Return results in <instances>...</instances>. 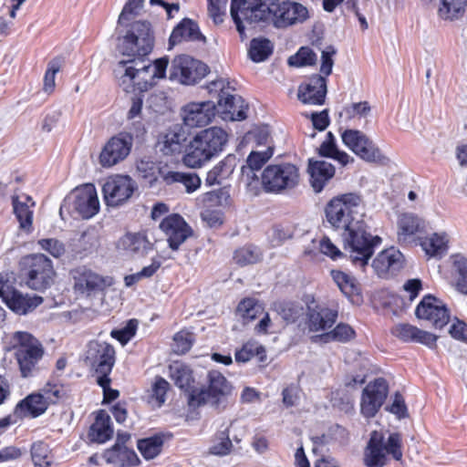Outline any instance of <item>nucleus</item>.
<instances>
[{
  "label": "nucleus",
  "instance_id": "1",
  "mask_svg": "<svg viewBox=\"0 0 467 467\" xmlns=\"http://www.w3.org/2000/svg\"><path fill=\"white\" fill-rule=\"evenodd\" d=\"M363 200L356 192H348L331 199L325 207L327 222L335 230L343 231V248L356 266L365 267L381 238L368 232L363 220Z\"/></svg>",
  "mask_w": 467,
  "mask_h": 467
},
{
  "label": "nucleus",
  "instance_id": "2",
  "mask_svg": "<svg viewBox=\"0 0 467 467\" xmlns=\"http://www.w3.org/2000/svg\"><path fill=\"white\" fill-rule=\"evenodd\" d=\"M154 33L151 24L145 20L133 22L126 35L118 37L117 50L127 57L119 62V66L126 70L129 67H141V65L151 64L148 56L154 47Z\"/></svg>",
  "mask_w": 467,
  "mask_h": 467
},
{
  "label": "nucleus",
  "instance_id": "3",
  "mask_svg": "<svg viewBox=\"0 0 467 467\" xmlns=\"http://www.w3.org/2000/svg\"><path fill=\"white\" fill-rule=\"evenodd\" d=\"M228 142L227 132L219 127H211L195 134L186 147L182 162L189 168H200L219 156Z\"/></svg>",
  "mask_w": 467,
  "mask_h": 467
},
{
  "label": "nucleus",
  "instance_id": "4",
  "mask_svg": "<svg viewBox=\"0 0 467 467\" xmlns=\"http://www.w3.org/2000/svg\"><path fill=\"white\" fill-rule=\"evenodd\" d=\"M206 379L207 386L192 391L189 397V406L199 408L210 405L218 411L224 410L233 396L232 383L218 370H210Z\"/></svg>",
  "mask_w": 467,
  "mask_h": 467
},
{
  "label": "nucleus",
  "instance_id": "5",
  "mask_svg": "<svg viewBox=\"0 0 467 467\" xmlns=\"http://www.w3.org/2000/svg\"><path fill=\"white\" fill-rule=\"evenodd\" d=\"M402 439L398 432L390 433L385 441L381 432L374 431L370 433L369 440L364 451V464L367 467H384L388 463L387 454L396 461L402 458Z\"/></svg>",
  "mask_w": 467,
  "mask_h": 467
},
{
  "label": "nucleus",
  "instance_id": "6",
  "mask_svg": "<svg viewBox=\"0 0 467 467\" xmlns=\"http://www.w3.org/2000/svg\"><path fill=\"white\" fill-rule=\"evenodd\" d=\"M13 339L15 358L18 364L23 378H29L37 370V364L43 358L45 348L43 344L32 334L26 331H17Z\"/></svg>",
  "mask_w": 467,
  "mask_h": 467
},
{
  "label": "nucleus",
  "instance_id": "7",
  "mask_svg": "<svg viewBox=\"0 0 467 467\" xmlns=\"http://www.w3.org/2000/svg\"><path fill=\"white\" fill-rule=\"evenodd\" d=\"M21 277L26 285L36 291H45L54 282L52 261L43 254L25 256L20 261Z\"/></svg>",
  "mask_w": 467,
  "mask_h": 467
},
{
  "label": "nucleus",
  "instance_id": "8",
  "mask_svg": "<svg viewBox=\"0 0 467 467\" xmlns=\"http://www.w3.org/2000/svg\"><path fill=\"white\" fill-rule=\"evenodd\" d=\"M274 0H256L255 3H250L247 0L231 1V16L236 26V29L244 39L245 27L240 17L249 24L253 23H272L274 25Z\"/></svg>",
  "mask_w": 467,
  "mask_h": 467
},
{
  "label": "nucleus",
  "instance_id": "9",
  "mask_svg": "<svg viewBox=\"0 0 467 467\" xmlns=\"http://www.w3.org/2000/svg\"><path fill=\"white\" fill-rule=\"evenodd\" d=\"M116 361V351L112 345L93 340L88 344L85 362L97 375V383L100 387H107L111 382L109 374Z\"/></svg>",
  "mask_w": 467,
  "mask_h": 467
},
{
  "label": "nucleus",
  "instance_id": "10",
  "mask_svg": "<svg viewBox=\"0 0 467 467\" xmlns=\"http://www.w3.org/2000/svg\"><path fill=\"white\" fill-rule=\"evenodd\" d=\"M299 180V169L289 162L270 164L262 172V184L267 192L292 190L298 185Z\"/></svg>",
  "mask_w": 467,
  "mask_h": 467
},
{
  "label": "nucleus",
  "instance_id": "11",
  "mask_svg": "<svg viewBox=\"0 0 467 467\" xmlns=\"http://www.w3.org/2000/svg\"><path fill=\"white\" fill-rule=\"evenodd\" d=\"M67 210L83 219H89L99 211V202L93 184L76 188L60 206V214Z\"/></svg>",
  "mask_w": 467,
  "mask_h": 467
},
{
  "label": "nucleus",
  "instance_id": "12",
  "mask_svg": "<svg viewBox=\"0 0 467 467\" xmlns=\"http://www.w3.org/2000/svg\"><path fill=\"white\" fill-rule=\"evenodd\" d=\"M210 72L209 67L189 55L176 56L169 70V78L182 85H194Z\"/></svg>",
  "mask_w": 467,
  "mask_h": 467
},
{
  "label": "nucleus",
  "instance_id": "13",
  "mask_svg": "<svg viewBox=\"0 0 467 467\" xmlns=\"http://www.w3.org/2000/svg\"><path fill=\"white\" fill-rule=\"evenodd\" d=\"M169 58L162 57L155 59L152 64L141 65L140 68L129 67L124 73L140 92L148 91L157 84L158 79L166 78Z\"/></svg>",
  "mask_w": 467,
  "mask_h": 467
},
{
  "label": "nucleus",
  "instance_id": "14",
  "mask_svg": "<svg viewBox=\"0 0 467 467\" xmlns=\"http://www.w3.org/2000/svg\"><path fill=\"white\" fill-rule=\"evenodd\" d=\"M343 143L355 154L368 162L385 165L389 158L383 155L380 150L362 131L358 130H346L342 135Z\"/></svg>",
  "mask_w": 467,
  "mask_h": 467
},
{
  "label": "nucleus",
  "instance_id": "15",
  "mask_svg": "<svg viewBox=\"0 0 467 467\" xmlns=\"http://www.w3.org/2000/svg\"><path fill=\"white\" fill-rule=\"evenodd\" d=\"M209 88L211 90L220 89L218 101L215 104L216 113L222 115L223 119H230L232 120H244L246 119L245 110L247 106L244 105V101L242 97L230 95L224 91V80L212 81Z\"/></svg>",
  "mask_w": 467,
  "mask_h": 467
},
{
  "label": "nucleus",
  "instance_id": "16",
  "mask_svg": "<svg viewBox=\"0 0 467 467\" xmlns=\"http://www.w3.org/2000/svg\"><path fill=\"white\" fill-rule=\"evenodd\" d=\"M389 394V384L383 378L369 382L362 392L361 413L370 419L376 416Z\"/></svg>",
  "mask_w": 467,
  "mask_h": 467
},
{
  "label": "nucleus",
  "instance_id": "17",
  "mask_svg": "<svg viewBox=\"0 0 467 467\" xmlns=\"http://www.w3.org/2000/svg\"><path fill=\"white\" fill-rule=\"evenodd\" d=\"M132 145L130 135L121 131L119 132L112 136L102 148L99 154V163L105 168L116 165L129 156Z\"/></svg>",
  "mask_w": 467,
  "mask_h": 467
},
{
  "label": "nucleus",
  "instance_id": "18",
  "mask_svg": "<svg viewBox=\"0 0 467 467\" xmlns=\"http://www.w3.org/2000/svg\"><path fill=\"white\" fill-rule=\"evenodd\" d=\"M0 297L13 312L18 315L32 312L43 302L41 296L24 295L13 288L3 281L2 276H0Z\"/></svg>",
  "mask_w": 467,
  "mask_h": 467
},
{
  "label": "nucleus",
  "instance_id": "19",
  "mask_svg": "<svg viewBox=\"0 0 467 467\" xmlns=\"http://www.w3.org/2000/svg\"><path fill=\"white\" fill-rule=\"evenodd\" d=\"M135 189V182L130 176L116 175L106 181L102 192L108 205L119 206L131 197Z\"/></svg>",
  "mask_w": 467,
  "mask_h": 467
},
{
  "label": "nucleus",
  "instance_id": "20",
  "mask_svg": "<svg viewBox=\"0 0 467 467\" xmlns=\"http://www.w3.org/2000/svg\"><path fill=\"white\" fill-rule=\"evenodd\" d=\"M415 315L420 319L431 323L435 328H442L450 321V311L447 306L432 295L423 296L417 306Z\"/></svg>",
  "mask_w": 467,
  "mask_h": 467
},
{
  "label": "nucleus",
  "instance_id": "21",
  "mask_svg": "<svg viewBox=\"0 0 467 467\" xmlns=\"http://www.w3.org/2000/svg\"><path fill=\"white\" fill-rule=\"evenodd\" d=\"M274 26L286 28L304 22L308 17V11L303 5L289 0H274Z\"/></svg>",
  "mask_w": 467,
  "mask_h": 467
},
{
  "label": "nucleus",
  "instance_id": "22",
  "mask_svg": "<svg viewBox=\"0 0 467 467\" xmlns=\"http://www.w3.org/2000/svg\"><path fill=\"white\" fill-rule=\"evenodd\" d=\"M160 228L167 236L169 247L173 251H177L193 234L192 228L178 213L166 216L160 223Z\"/></svg>",
  "mask_w": 467,
  "mask_h": 467
},
{
  "label": "nucleus",
  "instance_id": "23",
  "mask_svg": "<svg viewBox=\"0 0 467 467\" xmlns=\"http://www.w3.org/2000/svg\"><path fill=\"white\" fill-rule=\"evenodd\" d=\"M74 280V288L81 294L89 295L91 292L103 290L110 283L86 265H79L70 270Z\"/></svg>",
  "mask_w": 467,
  "mask_h": 467
},
{
  "label": "nucleus",
  "instance_id": "24",
  "mask_svg": "<svg viewBox=\"0 0 467 467\" xmlns=\"http://www.w3.org/2000/svg\"><path fill=\"white\" fill-rule=\"evenodd\" d=\"M216 115V106L213 101L192 102L183 108V122L189 128L208 125Z\"/></svg>",
  "mask_w": 467,
  "mask_h": 467
},
{
  "label": "nucleus",
  "instance_id": "25",
  "mask_svg": "<svg viewBox=\"0 0 467 467\" xmlns=\"http://www.w3.org/2000/svg\"><path fill=\"white\" fill-rule=\"evenodd\" d=\"M327 91V78L314 74L298 87L297 97L304 104L323 105Z\"/></svg>",
  "mask_w": 467,
  "mask_h": 467
},
{
  "label": "nucleus",
  "instance_id": "26",
  "mask_svg": "<svg viewBox=\"0 0 467 467\" xmlns=\"http://www.w3.org/2000/svg\"><path fill=\"white\" fill-rule=\"evenodd\" d=\"M206 43V37L200 30L198 24L191 18H183L172 30L170 38V48L182 42Z\"/></svg>",
  "mask_w": 467,
  "mask_h": 467
},
{
  "label": "nucleus",
  "instance_id": "27",
  "mask_svg": "<svg viewBox=\"0 0 467 467\" xmlns=\"http://www.w3.org/2000/svg\"><path fill=\"white\" fill-rule=\"evenodd\" d=\"M118 247L133 255L145 256L153 250L154 244L143 232L127 233L119 240Z\"/></svg>",
  "mask_w": 467,
  "mask_h": 467
},
{
  "label": "nucleus",
  "instance_id": "28",
  "mask_svg": "<svg viewBox=\"0 0 467 467\" xmlns=\"http://www.w3.org/2000/svg\"><path fill=\"white\" fill-rule=\"evenodd\" d=\"M307 171L310 183L316 192L323 191L326 184L335 175V167L326 161L308 160Z\"/></svg>",
  "mask_w": 467,
  "mask_h": 467
},
{
  "label": "nucleus",
  "instance_id": "29",
  "mask_svg": "<svg viewBox=\"0 0 467 467\" xmlns=\"http://www.w3.org/2000/svg\"><path fill=\"white\" fill-rule=\"evenodd\" d=\"M330 275L340 291L353 305L360 306L363 303L360 284L354 276L339 270H332Z\"/></svg>",
  "mask_w": 467,
  "mask_h": 467
},
{
  "label": "nucleus",
  "instance_id": "30",
  "mask_svg": "<svg viewBox=\"0 0 467 467\" xmlns=\"http://www.w3.org/2000/svg\"><path fill=\"white\" fill-rule=\"evenodd\" d=\"M113 432L111 420L108 412L104 410L97 411L95 420L88 431L89 442L105 443L112 438Z\"/></svg>",
  "mask_w": 467,
  "mask_h": 467
},
{
  "label": "nucleus",
  "instance_id": "31",
  "mask_svg": "<svg viewBox=\"0 0 467 467\" xmlns=\"http://www.w3.org/2000/svg\"><path fill=\"white\" fill-rule=\"evenodd\" d=\"M48 408L45 396L41 393H32L20 400L15 408L16 418H36L44 414Z\"/></svg>",
  "mask_w": 467,
  "mask_h": 467
},
{
  "label": "nucleus",
  "instance_id": "32",
  "mask_svg": "<svg viewBox=\"0 0 467 467\" xmlns=\"http://www.w3.org/2000/svg\"><path fill=\"white\" fill-rule=\"evenodd\" d=\"M306 316L308 329L317 332L331 327L337 321V311L319 306H308Z\"/></svg>",
  "mask_w": 467,
  "mask_h": 467
},
{
  "label": "nucleus",
  "instance_id": "33",
  "mask_svg": "<svg viewBox=\"0 0 467 467\" xmlns=\"http://www.w3.org/2000/svg\"><path fill=\"white\" fill-rule=\"evenodd\" d=\"M158 173L168 185L182 183L188 193L195 192L201 186V179L196 173L168 171L165 167H159Z\"/></svg>",
  "mask_w": 467,
  "mask_h": 467
},
{
  "label": "nucleus",
  "instance_id": "34",
  "mask_svg": "<svg viewBox=\"0 0 467 467\" xmlns=\"http://www.w3.org/2000/svg\"><path fill=\"white\" fill-rule=\"evenodd\" d=\"M102 457L107 463L113 464L116 467H135L140 462L134 450L130 448L111 446L104 451Z\"/></svg>",
  "mask_w": 467,
  "mask_h": 467
},
{
  "label": "nucleus",
  "instance_id": "35",
  "mask_svg": "<svg viewBox=\"0 0 467 467\" xmlns=\"http://www.w3.org/2000/svg\"><path fill=\"white\" fill-rule=\"evenodd\" d=\"M398 239L400 243H406L409 238L425 230V222L417 214L405 213L398 220Z\"/></svg>",
  "mask_w": 467,
  "mask_h": 467
},
{
  "label": "nucleus",
  "instance_id": "36",
  "mask_svg": "<svg viewBox=\"0 0 467 467\" xmlns=\"http://www.w3.org/2000/svg\"><path fill=\"white\" fill-rule=\"evenodd\" d=\"M169 371L174 384L187 393L188 398L192 391L199 389L193 386L194 378L189 366L181 362H174L169 366Z\"/></svg>",
  "mask_w": 467,
  "mask_h": 467
},
{
  "label": "nucleus",
  "instance_id": "37",
  "mask_svg": "<svg viewBox=\"0 0 467 467\" xmlns=\"http://www.w3.org/2000/svg\"><path fill=\"white\" fill-rule=\"evenodd\" d=\"M24 200H20L17 195L12 196V205L14 213L19 222L20 228L30 231L33 223V210L31 207L35 205V202L29 195H23Z\"/></svg>",
  "mask_w": 467,
  "mask_h": 467
},
{
  "label": "nucleus",
  "instance_id": "38",
  "mask_svg": "<svg viewBox=\"0 0 467 467\" xmlns=\"http://www.w3.org/2000/svg\"><path fill=\"white\" fill-rule=\"evenodd\" d=\"M236 163V156L234 154H228L223 161L207 172L205 185H220L223 181L228 179L232 175Z\"/></svg>",
  "mask_w": 467,
  "mask_h": 467
},
{
  "label": "nucleus",
  "instance_id": "39",
  "mask_svg": "<svg viewBox=\"0 0 467 467\" xmlns=\"http://www.w3.org/2000/svg\"><path fill=\"white\" fill-rule=\"evenodd\" d=\"M274 154V146H268L265 150H253L246 159V165H243L241 172L243 176H246L247 180H254L257 178L255 171L268 161Z\"/></svg>",
  "mask_w": 467,
  "mask_h": 467
},
{
  "label": "nucleus",
  "instance_id": "40",
  "mask_svg": "<svg viewBox=\"0 0 467 467\" xmlns=\"http://www.w3.org/2000/svg\"><path fill=\"white\" fill-rule=\"evenodd\" d=\"M402 254L394 249L380 252L372 261V267L379 274L400 270L403 265Z\"/></svg>",
  "mask_w": 467,
  "mask_h": 467
},
{
  "label": "nucleus",
  "instance_id": "41",
  "mask_svg": "<svg viewBox=\"0 0 467 467\" xmlns=\"http://www.w3.org/2000/svg\"><path fill=\"white\" fill-rule=\"evenodd\" d=\"M187 136L182 127L176 125L170 129L164 136L163 145L161 150L165 155H172L181 152Z\"/></svg>",
  "mask_w": 467,
  "mask_h": 467
},
{
  "label": "nucleus",
  "instance_id": "42",
  "mask_svg": "<svg viewBox=\"0 0 467 467\" xmlns=\"http://www.w3.org/2000/svg\"><path fill=\"white\" fill-rule=\"evenodd\" d=\"M466 8L467 0H441L438 16L443 20H460L464 16Z\"/></svg>",
  "mask_w": 467,
  "mask_h": 467
},
{
  "label": "nucleus",
  "instance_id": "43",
  "mask_svg": "<svg viewBox=\"0 0 467 467\" xmlns=\"http://www.w3.org/2000/svg\"><path fill=\"white\" fill-rule=\"evenodd\" d=\"M448 240L445 234H432L420 243L423 251L430 257L441 258L448 250Z\"/></svg>",
  "mask_w": 467,
  "mask_h": 467
},
{
  "label": "nucleus",
  "instance_id": "44",
  "mask_svg": "<svg viewBox=\"0 0 467 467\" xmlns=\"http://www.w3.org/2000/svg\"><path fill=\"white\" fill-rule=\"evenodd\" d=\"M355 337L356 332L352 327L346 323H339L331 331L316 336V338H318L323 343H328L331 341L346 343L353 339Z\"/></svg>",
  "mask_w": 467,
  "mask_h": 467
},
{
  "label": "nucleus",
  "instance_id": "45",
  "mask_svg": "<svg viewBox=\"0 0 467 467\" xmlns=\"http://www.w3.org/2000/svg\"><path fill=\"white\" fill-rule=\"evenodd\" d=\"M163 442V435L155 434L151 437L139 440L137 447L146 460H151L161 453Z\"/></svg>",
  "mask_w": 467,
  "mask_h": 467
},
{
  "label": "nucleus",
  "instance_id": "46",
  "mask_svg": "<svg viewBox=\"0 0 467 467\" xmlns=\"http://www.w3.org/2000/svg\"><path fill=\"white\" fill-rule=\"evenodd\" d=\"M229 425H222L221 429L216 432L213 444L210 447L209 452L213 455L224 456L230 453L233 444L229 436Z\"/></svg>",
  "mask_w": 467,
  "mask_h": 467
},
{
  "label": "nucleus",
  "instance_id": "47",
  "mask_svg": "<svg viewBox=\"0 0 467 467\" xmlns=\"http://www.w3.org/2000/svg\"><path fill=\"white\" fill-rule=\"evenodd\" d=\"M273 45L267 38H254L250 42L249 57L259 63L266 60L273 53Z\"/></svg>",
  "mask_w": 467,
  "mask_h": 467
},
{
  "label": "nucleus",
  "instance_id": "48",
  "mask_svg": "<svg viewBox=\"0 0 467 467\" xmlns=\"http://www.w3.org/2000/svg\"><path fill=\"white\" fill-rule=\"evenodd\" d=\"M98 238L93 232L85 231L73 245L72 251L76 256L83 258L96 250Z\"/></svg>",
  "mask_w": 467,
  "mask_h": 467
},
{
  "label": "nucleus",
  "instance_id": "49",
  "mask_svg": "<svg viewBox=\"0 0 467 467\" xmlns=\"http://www.w3.org/2000/svg\"><path fill=\"white\" fill-rule=\"evenodd\" d=\"M278 315L287 323H295L305 314L302 305L296 302H279L275 305Z\"/></svg>",
  "mask_w": 467,
  "mask_h": 467
},
{
  "label": "nucleus",
  "instance_id": "50",
  "mask_svg": "<svg viewBox=\"0 0 467 467\" xmlns=\"http://www.w3.org/2000/svg\"><path fill=\"white\" fill-rule=\"evenodd\" d=\"M262 258L260 249L254 245L247 244L234 251V261L240 266L258 263Z\"/></svg>",
  "mask_w": 467,
  "mask_h": 467
},
{
  "label": "nucleus",
  "instance_id": "51",
  "mask_svg": "<svg viewBox=\"0 0 467 467\" xmlns=\"http://www.w3.org/2000/svg\"><path fill=\"white\" fill-rule=\"evenodd\" d=\"M263 312L264 307L254 298H244L237 306V313L244 320L252 321Z\"/></svg>",
  "mask_w": 467,
  "mask_h": 467
},
{
  "label": "nucleus",
  "instance_id": "52",
  "mask_svg": "<svg viewBox=\"0 0 467 467\" xmlns=\"http://www.w3.org/2000/svg\"><path fill=\"white\" fill-rule=\"evenodd\" d=\"M453 266L456 272L455 288L458 292L467 295V258L455 255Z\"/></svg>",
  "mask_w": 467,
  "mask_h": 467
},
{
  "label": "nucleus",
  "instance_id": "53",
  "mask_svg": "<svg viewBox=\"0 0 467 467\" xmlns=\"http://www.w3.org/2000/svg\"><path fill=\"white\" fill-rule=\"evenodd\" d=\"M317 62L316 53L308 47L299 48L295 56L288 58V64L295 67L312 66Z\"/></svg>",
  "mask_w": 467,
  "mask_h": 467
},
{
  "label": "nucleus",
  "instance_id": "54",
  "mask_svg": "<svg viewBox=\"0 0 467 467\" xmlns=\"http://www.w3.org/2000/svg\"><path fill=\"white\" fill-rule=\"evenodd\" d=\"M318 154L321 157L330 158L337 161L342 165L348 162L349 156L345 151L338 150L337 144L323 141L318 148Z\"/></svg>",
  "mask_w": 467,
  "mask_h": 467
},
{
  "label": "nucleus",
  "instance_id": "55",
  "mask_svg": "<svg viewBox=\"0 0 467 467\" xmlns=\"http://www.w3.org/2000/svg\"><path fill=\"white\" fill-rule=\"evenodd\" d=\"M230 194L226 188L207 192L202 195V202L208 206H224L228 204Z\"/></svg>",
  "mask_w": 467,
  "mask_h": 467
},
{
  "label": "nucleus",
  "instance_id": "56",
  "mask_svg": "<svg viewBox=\"0 0 467 467\" xmlns=\"http://www.w3.org/2000/svg\"><path fill=\"white\" fill-rule=\"evenodd\" d=\"M48 447L43 441L34 442L31 446V457L36 467H47L50 462L47 460Z\"/></svg>",
  "mask_w": 467,
  "mask_h": 467
},
{
  "label": "nucleus",
  "instance_id": "57",
  "mask_svg": "<svg viewBox=\"0 0 467 467\" xmlns=\"http://www.w3.org/2000/svg\"><path fill=\"white\" fill-rule=\"evenodd\" d=\"M62 66V59L60 57H55L49 61L47 69L44 77V90L46 92H52L55 88V77L56 74L60 70Z\"/></svg>",
  "mask_w": 467,
  "mask_h": 467
},
{
  "label": "nucleus",
  "instance_id": "58",
  "mask_svg": "<svg viewBox=\"0 0 467 467\" xmlns=\"http://www.w3.org/2000/svg\"><path fill=\"white\" fill-rule=\"evenodd\" d=\"M143 1L144 0H128L119 16V24L120 26H128L127 23L139 14V10L143 5Z\"/></svg>",
  "mask_w": 467,
  "mask_h": 467
},
{
  "label": "nucleus",
  "instance_id": "59",
  "mask_svg": "<svg viewBox=\"0 0 467 467\" xmlns=\"http://www.w3.org/2000/svg\"><path fill=\"white\" fill-rule=\"evenodd\" d=\"M41 391L48 406L50 404H56L66 396V390L63 385L51 384L50 382L47 383Z\"/></svg>",
  "mask_w": 467,
  "mask_h": 467
},
{
  "label": "nucleus",
  "instance_id": "60",
  "mask_svg": "<svg viewBox=\"0 0 467 467\" xmlns=\"http://www.w3.org/2000/svg\"><path fill=\"white\" fill-rule=\"evenodd\" d=\"M174 351L178 354H185L193 344V335L190 332L180 331L174 335Z\"/></svg>",
  "mask_w": 467,
  "mask_h": 467
},
{
  "label": "nucleus",
  "instance_id": "61",
  "mask_svg": "<svg viewBox=\"0 0 467 467\" xmlns=\"http://www.w3.org/2000/svg\"><path fill=\"white\" fill-rule=\"evenodd\" d=\"M418 329L410 324H399L392 328V334L404 342H415Z\"/></svg>",
  "mask_w": 467,
  "mask_h": 467
},
{
  "label": "nucleus",
  "instance_id": "62",
  "mask_svg": "<svg viewBox=\"0 0 467 467\" xmlns=\"http://www.w3.org/2000/svg\"><path fill=\"white\" fill-rule=\"evenodd\" d=\"M38 244L56 258H59L65 253L64 244L57 239H41L38 241Z\"/></svg>",
  "mask_w": 467,
  "mask_h": 467
},
{
  "label": "nucleus",
  "instance_id": "63",
  "mask_svg": "<svg viewBox=\"0 0 467 467\" xmlns=\"http://www.w3.org/2000/svg\"><path fill=\"white\" fill-rule=\"evenodd\" d=\"M386 410L396 415L398 419H405L409 416L404 398L399 391L395 392L392 404Z\"/></svg>",
  "mask_w": 467,
  "mask_h": 467
},
{
  "label": "nucleus",
  "instance_id": "64",
  "mask_svg": "<svg viewBox=\"0 0 467 467\" xmlns=\"http://www.w3.org/2000/svg\"><path fill=\"white\" fill-rule=\"evenodd\" d=\"M370 112V106L368 102L362 101L358 103H352L346 106L343 109L342 114H345L347 119H353L356 116L365 117Z\"/></svg>",
  "mask_w": 467,
  "mask_h": 467
}]
</instances>
